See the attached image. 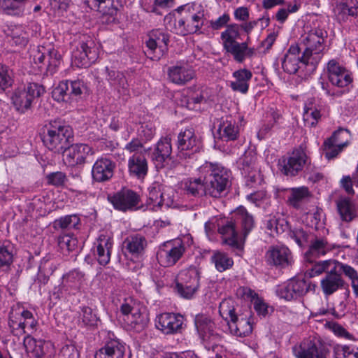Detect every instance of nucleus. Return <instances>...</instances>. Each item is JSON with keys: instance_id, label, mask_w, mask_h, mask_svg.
Returning <instances> with one entry per match:
<instances>
[{"instance_id": "obj_24", "label": "nucleus", "mask_w": 358, "mask_h": 358, "mask_svg": "<svg viewBox=\"0 0 358 358\" xmlns=\"http://www.w3.org/2000/svg\"><path fill=\"white\" fill-rule=\"evenodd\" d=\"M184 317L180 314L164 313L157 317L156 327L165 334H173L181 331Z\"/></svg>"}, {"instance_id": "obj_57", "label": "nucleus", "mask_w": 358, "mask_h": 358, "mask_svg": "<svg viewBox=\"0 0 358 358\" xmlns=\"http://www.w3.org/2000/svg\"><path fill=\"white\" fill-rule=\"evenodd\" d=\"M336 260L329 259L324 261H320L312 265L311 268H308L306 273L310 278H313L321 275L322 273L328 271L332 264H335Z\"/></svg>"}, {"instance_id": "obj_51", "label": "nucleus", "mask_w": 358, "mask_h": 358, "mask_svg": "<svg viewBox=\"0 0 358 358\" xmlns=\"http://www.w3.org/2000/svg\"><path fill=\"white\" fill-rule=\"evenodd\" d=\"M339 273H341L351 281L355 294L358 296V273L351 266L345 263H338Z\"/></svg>"}, {"instance_id": "obj_38", "label": "nucleus", "mask_w": 358, "mask_h": 358, "mask_svg": "<svg viewBox=\"0 0 358 358\" xmlns=\"http://www.w3.org/2000/svg\"><path fill=\"white\" fill-rule=\"evenodd\" d=\"M106 80L110 85L119 93L125 94L128 90V83L124 73L114 68H106Z\"/></svg>"}, {"instance_id": "obj_45", "label": "nucleus", "mask_w": 358, "mask_h": 358, "mask_svg": "<svg viewBox=\"0 0 358 358\" xmlns=\"http://www.w3.org/2000/svg\"><path fill=\"white\" fill-rule=\"evenodd\" d=\"M335 12L338 15L356 17L358 15L357 0H336Z\"/></svg>"}, {"instance_id": "obj_53", "label": "nucleus", "mask_w": 358, "mask_h": 358, "mask_svg": "<svg viewBox=\"0 0 358 358\" xmlns=\"http://www.w3.org/2000/svg\"><path fill=\"white\" fill-rule=\"evenodd\" d=\"M333 351L335 358H358V348L352 345L337 344Z\"/></svg>"}, {"instance_id": "obj_60", "label": "nucleus", "mask_w": 358, "mask_h": 358, "mask_svg": "<svg viewBox=\"0 0 358 358\" xmlns=\"http://www.w3.org/2000/svg\"><path fill=\"white\" fill-rule=\"evenodd\" d=\"M13 248L10 244L0 246V268H8L13 263Z\"/></svg>"}, {"instance_id": "obj_58", "label": "nucleus", "mask_w": 358, "mask_h": 358, "mask_svg": "<svg viewBox=\"0 0 358 358\" xmlns=\"http://www.w3.org/2000/svg\"><path fill=\"white\" fill-rule=\"evenodd\" d=\"M322 149L325 157L328 159L336 157L343 150V148L335 143L330 138H327L324 141Z\"/></svg>"}, {"instance_id": "obj_2", "label": "nucleus", "mask_w": 358, "mask_h": 358, "mask_svg": "<svg viewBox=\"0 0 358 358\" xmlns=\"http://www.w3.org/2000/svg\"><path fill=\"white\" fill-rule=\"evenodd\" d=\"M204 10L200 4L185 5L165 17L169 27L179 35L186 36L199 31L205 20Z\"/></svg>"}, {"instance_id": "obj_14", "label": "nucleus", "mask_w": 358, "mask_h": 358, "mask_svg": "<svg viewBox=\"0 0 358 358\" xmlns=\"http://www.w3.org/2000/svg\"><path fill=\"white\" fill-rule=\"evenodd\" d=\"M324 72L329 83L337 87H347L353 81L352 73L335 59L327 62Z\"/></svg>"}, {"instance_id": "obj_3", "label": "nucleus", "mask_w": 358, "mask_h": 358, "mask_svg": "<svg viewBox=\"0 0 358 358\" xmlns=\"http://www.w3.org/2000/svg\"><path fill=\"white\" fill-rule=\"evenodd\" d=\"M198 171L204 178L208 194L211 197L222 196L231 186V172L220 164L206 162Z\"/></svg>"}, {"instance_id": "obj_42", "label": "nucleus", "mask_w": 358, "mask_h": 358, "mask_svg": "<svg viewBox=\"0 0 358 358\" xmlns=\"http://www.w3.org/2000/svg\"><path fill=\"white\" fill-rule=\"evenodd\" d=\"M289 196L287 198V203L294 208H299L301 203L311 196L308 188L305 186L294 187L289 189Z\"/></svg>"}, {"instance_id": "obj_56", "label": "nucleus", "mask_w": 358, "mask_h": 358, "mask_svg": "<svg viewBox=\"0 0 358 358\" xmlns=\"http://www.w3.org/2000/svg\"><path fill=\"white\" fill-rule=\"evenodd\" d=\"M238 220L241 223L244 236H247L255 226L254 217L245 208L243 207L238 209Z\"/></svg>"}, {"instance_id": "obj_54", "label": "nucleus", "mask_w": 358, "mask_h": 358, "mask_svg": "<svg viewBox=\"0 0 358 358\" xmlns=\"http://www.w3.org/2000/svg\"><path fill=\"white\" fill-rule=\"evenodd\" d=\"M198 289L199 287H196V282H194L192 285H188L177 280L174 291L180 297L185 299H191L194 296Z\"/></svg>"}, {"instance_id": "obj_25", "label": "nucleus", "mask_w": 358, "mask_h": 358, "mask_svg": "<svg viewBox=\"0 0 358 358\" xmlns=\"http://www.w3.org/2000/svg\"><path fill=\"white\" fill-rule=\"evenodd\" d=\"M340 262H336L333 268L327 272L325 276L321 280L320 286L323 294L325 296H330L341 289H343L345 282L341 276V273H338V267L337 266Z\"/></svg>"}, {"instance_id": "obj_44", "label": "nucleus", "mask_w": 358, "mask_h": 358, "mask_svg": "<svg viewBox=\"0 0 358 358\" xmlns=\"http://www.w3.org/2000/svg\"><path fill=\"white\" fill-rule=\"evenodd\" d=\"M70 82L69 80L61 81L58 85L53 89L52 96L54 100L57 102H64L69 105L72 104V97L70 94Z\"/></svg>"}, {"instance_id": "obj_7", "label": "nucleus", "mask_w": 358, "mask_h": 358, "mask_svg": "<svg viewBox=\"0 0 358 358\" xmlns=\"http://www.w3.org/2000/svg\"><path fill=\"white\" fill-rule=\"evenodd\" d=\"M311 164L310 157L308 155L306 147L301 144L293 151L281 157L278 161L280 171L287 176L294 177L297 176L303 168L307 169Z\"/></svg>"}, {"instance_id": "obj_16", "label": "nucleus", "mask_w": 358, "mask_h": 358, "mask_svg": "<svg viewBox=\"0 0 358 358\" xmlns=\"http://www.w3.org/2000/svg\"><path fill=\"white\" fill-rule=\"evenodd\" d=\"M169 41L168 34L160 29L152 30L146 42L148 50L145 54L152 60H159L167 52Z\"/></svg>"}, {"instance_id": "obj_49", "label": "nucleus", "mask_w": 358, "mask_h": 358, "mask_svg": "<svg viewBox=\"0 0 358 358\" xmlns=\"http://www.w3.org/2000/svg\"><path fill=\"white\" fill-rule=\"evenodd\" d=\"M257 154L253 150H248L238 161V164L242 172H248L257 169Z\"/></svg>"}, {"instance_id": "obj_21", "label": "nucleus", "mask_w": 358, "mask_h": 358, "mask_svg": "<svg viewBox=\"0 0 358 358\" xmlns=\"http://www.w3.org/2000/svg\"><path fill=\"white\" fill-rule=\"evenodd\" d=\"M171 137L170 135H166L159 140L152 152V159L157 169H162L168 166V162L171 159Z\"/></svg>"}, {"instance_id": "obj_31", "label": "nucleus", "mask_w": 358, "mask_h": 358, "mask_svg": "<svg viewBox=\"0 0 358 358\" xmlns=\"http://www.w3.org/2000/svg\"><path fill=\"white\" fill-rule=\"evenodd\" d=\"M124 248L133 257H141L145 252L148 246L146 238L141 234H132L129 236L124 241Z\"/></svg>"}, {"instance_id": "obj_13", "label": "nucleus", "mask_w": 358, "mask_h": 358, "mask_svg": "<svg viewBox=\"0 0 358 358\" xmlns=\"http://www.w3.org/2000/svg\"><path fill=\"white\" fill-rule=\"evenodd\" d=\"M85 274L78 269H73L63 275L61 284L55 287L52 296L59 299L64 294H76L80 291L84 282Z\"/></svg>"}, {"instance_id": "obj_55", "label": "nucleus", "mask_w": 358, "mask_h": 358, "mask_svg": "<svg viewBox=\"0 0 358 358\" xmlns=\"http://www.w3.org/2000/svg\"><path fill=\"white\" fill-rule=\"evenodd\" d=\"M15 3L16 2L14 0H0V8L6 15L22 16L24 9L21 6Z\"/></svg>"}, {"instance_id": "obj_41", "label": "nucleus", "mask_w": 358, "mask_h": 358, "mask_svg": "<svg viewBox=\"0 0 358 358\" xmlns=\"http://www.w3.org/2000/svg\"><path fill=\"white\" fill-rule=\"evenodd\" d=\"M322 116L320 107L314 106L312 101L305 104L303 119L306 127H315Z\"/></svg>"}, {"instance_id": "obj_19", "label": "nucleus", "mask_w": 358, "mask_h": 358, "mask_svg": "<svg viewBox=\"0 0 358 358\" xmlns=\"http://www.w3.org/2000/svg\"><path fill=\"white\" fill-rule=\"evenodd\" d=\"M304 52L301 55V48L297 44L291 45L282 62V67L285 72L294 74L300 68V64H311V59H303Z\"/></svg>"}, {"instance_id": "obj_46", "label": "nucleus", "mask_w": 358, "mask_h": 358, "mask_svg": "<svg viewBox=\"0 0 358 358\" xmlns=\"http://www.w3.org/2000/svg\"><path fill=\"white\" fill-rule=\"evenodd\" d=\"M93 6L103 16H108V20H115L117 13V8L115 5L114 0H93Z\"/></svg>"}, {"instance_id": "obj_22", "label": "nucleus", "mask_w": 358, "mask_h": 358, "mask_svg": "<svg viewBox=\"0 0 358 358\" xmlns=\"http://www.w3.org/2000/svg\"><path fill=\"white\" fill-rule=\"evenodd\" d=\"M113 246V237L107 232L99 234L94 243L93 252L99 264L105 266L110 262Z\"/></svg>"}, {"instance_id": "obj_36", "label": "nucleus", "mask_w": 358, "mask_h": 358, "mask_svg": "<svg viewBox=\"0 0 358 358\" xmlns=\"http://www.w3.org/2000/svg\"><path fill=\"white\" fill-rule=\"evenodd\" d=\"M195 326L203 341L215 338L218 336V334L215 331V323L206 316H196Z\"/></svg>"}, {"instance_id": "obj_4", "label": "nucleus", "mask_w": 358, "mask_h": 358, "mask_svg": "<svg viewBox=\"0 0 358 358\" xmlns=\"http://www.w3.org/2000/svg\"><path fill=\"white\" fill-rule=\"evenodd\" d=\"M327 37V30L319 25L314 23L313 26H306L299 38L300 45L304 49L303 59L310 58L311 64L316 65L324 53Z\"/></svg>"}, {"instance_id": "obj_62", "label": "nucleus", "mask_w": 358, "mask_h": 358, "mask_svg": "<svg viewBox=\"0 0 358 358\" xmlns=\"http://www.w3.org/2000/svg\"><path fill=\"white\" fill-rule=\"evenodd\" d=\"M294 290L292 283L289 280L285 284L278 286L276 294L281 299H284L287 301L294 300L297 299V296Z\"/></svg>"}, {"instance_id": "obj_64", "label": "nucleus", "mask_w": 358, "mask_h": 358, "mask_svg": "<svg viewBox=\"0 0 358 358\" xmlns=\"http://www.w3.org/2000/svg\"><path fill=\"white\" fill-rule=\"evenodd\" d=\"M290 236L299 246L302 248L310 243V241L314 237V235L307 233L302 229H297L292 231Z\"/></svg>"}, {"instance_id": "obj_5", "label": "nucleus", "mask_w": 358, "mask_h": 358, "mask_svg": "<svg viewBox=\"0 0 358 358\" xmlns=\"http://www.w3.org/2000/svg\"><path fill=\"white\" fill-rule=\"evenodd\" d=\"M73 136L70 126L59 120H53L43 127L42 141L48 149L59 154L64 152Z\"/></svg>"}, {"instance_id": "obj_28", "label": "nucleus", "mask_w": 358, "mask_h": 358, "mask_svg": "<svg viewBox=\"0 0 358 358\" xmlns=\"http://www.w3.org/2000/svg\"><path fill=\"white\" fill-rule=\"evenodd\" d=\"M115 163L106 157H100L94 162L92 169V176L94 181H108L114 174Z\"/></svg>"}, {"instance_id": "obj_32", "label": "nucleus", "mask_w": 358, "mask_h": 358, "mask_svg": "<svg viewBox=\"0 0 358 358\" xmlns=\"http://www.w3.org/2000/svg\"><path fill=\"white\" fill-rule=\"evenodd\" d=\"M128 171L132 176L138 179L144 178L148 172V161L144 153H136L128 159Z\"/></svg>"}, {"instance_id": "obj_50", "label": "nucleus", "mask_w": 358, "mask_h": 358, "mask_svg": "<svg viewBox=\"0 0 358 358\" xmlns=\"http://www.w3.org/2000/svg\"><path fill=\"white\" fill-rule=\"evenodd\" d=\"M235 306L234 300L231 298L225 299L220 303V315L227 323L238 315L236 313Z\"/></svg>"}, {"instance_id": "obj_52", "label": "nucleus", "mask_w": 358, "mask_h": 358, "mask_svg": "<svg viewBox=\"0 0 358 358\" xmlns=\"http://www.w3.org/2000/svg\"><path fill=\"white\" fill-rule=\"evenodd\" d=\"M200 275L199 270L194 266H190L180 272L178 280L188 285H192L196 282V287H199Z\"/></svg>"}, {"instance_id": "obj_61", "label": "nucleus", "mask_w": 358, "mask_h": 358, "mask_svg": "<svg viewBox=\"0 0 358 358\" xmlns=\"http://www.w3.org/2000/svg\"><path fill=\"white\" fill-rule=\"evenodd\" d=\"M77 239L69 234L59 236L58 238V245L64 253H69L75 250L77 247Z\"/></svg>"}, {"instance_id": "obj_18", "label": "nucleus", "mask_w": 358, "mask_h": 358, "mask_svg": "<svg viewBox=\"0 0 358 358\" xmlns=\"http://www.w3.org/2000/svg\"><path fill=\"white\" fill-rule=\"evenodd\" d=\"M185 250L182 241L168 242L159 249L157 254V259L162 266H171L180 259Z\"/></svg>"}, {"instance_id": "obj_1", "label": "nucleus", "mask_w": 358, "mask_h": 358, "mask_svg": "<svg viewBox=\"0 0 358 358\" xmlns=\"http://www.w3.org/2000/svg\"><path fill=\"white\" fill-rule=\"evenodd\" d=\"M255 25V22L234 23L221 34L224 49L236 62L243 63L246 58H251L256 54L255 49L248 46L249 35Z\"/></svg>"}, {"instance_id": "obj_26", "label": "nucleus", "mask_w": 358, "mask_h": 358, "mask_svg": "<svg viewBox=\"0 0 358 358\" xmlns=\"http://www.w3.org/2000/svg\"><path fill=\"white\" fill-rule=\"evenodd\" d=\"M169 80L178 85H184L195 77V72L187 63L178 62L168 68Z\"/></svg>"}, {"instance_id": "obj_10", "label": "nucleus", "mask_w": 358, "mask_h": 358, "mask_svg": "<svg viewBox=\"0 0 358 358\" xmlns=\"http://www.w3.org/2000/svg\"><path fill=\"white\" fill-rule=\"evenodd\" d=\"M45 93V88L35 83H29L27 87L16 89L11 96L12 103L17 110L24 113L31 108L36 98Z\"/></svg>"}, {"instance_id": "obj_17", "label": "nucleus", "mask_w": 358, "mask_h": 358, "mask_svg": "<svg viewBox=\"0 0 358 358\" xmlns=\"http://www.w3.org/2000/svg\"><path fill=\"white\" fill-rule=\"evenodd\" d=\"M147 205L152 210L157 211L163 208H168L173 206V198L166 193L162 184L152 182L148 188Z\"/></svg>"}, {"instance_id": "obj_15", "label": "nucleus", "mask_w": 358, "mask_h": 358, "mask_svg": "<svg viewBox=\"0 0 358 358\" xmlns=\"http://www.w3.org/2000/svg\"><path fill=\"white\" fill-rule=\"evenodd\" d=\"M108 200L115 210L127 212L136 209L139 205L141 198L134 190L122 188L113 194L108 195Z\"/></svg>"}, {"instance_id": "obj_63", "label": "nucleus", "mask_w": 358, "mask_h": 358, "mask_svg": "<svg viewBox=\"0 0 358 358\" xmlns=\"http://www.w3.org/2000/svg\"><path fill=\"white\" fill-rule=\"evenodd\" d=\"M10 36L14 43L25 45L28 43L29 34L22 26H16L12 30Z\"/></svg>"}, {"instance_id": "obj_48", "label": "nucleus", "mask_w": 358, "mask_h": 358, "mask_svg": "<svg viewBox=\"0 0 358 358\" xmlns=\"http://www.w3.org/2000/svg\"><path fill=\"white\" fill-rule=\"evenodd\" d=\"M211 261L214 263L216 269L220 272L229 269L234 264L233 259L227 254L220 251H215L213 252Z\"/></svg>"}, {"instance_id": "obj_11", "label": "nucleus", "mask_w": 358, "mask_h": 358, "mask_svg": "<svg viewBox=\"0 0 358 358\" xmlns=\"http://www.w3.org/2000/svg\"><path fill=\"white\" fill-rule=\"evenodd\" d=\"M31 57L36 68L50 74L55 73L61 64V55L54 48L47 50L44 47L38 48L32 50Z\"/></svg>"}, {"instance_id": "obj_34", "label": "nucleus", "mask_w": 358, "mask_h": 358, "mask_svg": "<svg viewBox=\"0 0 358 358\" xmlns=\"http://www.w3.org/2000/svg\"><path fill=\"white\" fill-rule=\"evenodd\" d=\"M234 80L230 83V87L234 92L246 94L249 90V83L252 78V73L247 69H240L233 73Z\"/></svg>"}, {"instance_id": "obj_37", "label": "nucleus", "mask_w": 358, "mask_h": 358, "mask_svg": "<svg viewBox=\"0 0 358 358\" xmlns=\"http://www.w3.org/2000/svg\"><path fill=\"white\" fill-rule=\"evenodd\" d=\"M183 188L187 194L201 197L208 194L207 184L204 178H189L183 182Z\"/></svg>"}, {"instance_id": "obj_35", "label": "nucleus", "mask_w": 358, "mask_h": 358, "mask_svg": "<svg viewBox=\"0 0 358 358\" xmlns=\"http://www.w3.org/2000/svg\"><path fill=\"white\" fill-rule=\"evenodd\" d=\"M336 207L343 222L349 223L357 217V206L348 198H341L336 201Z\"/></svg>"}, {"instance_id": "obj_33", "label": "nucleus", "mask_w": 358, "mask_h": 358, "mask_svg": "<svg viewBox=\"0 0 358 358\" xmlns=\"http://www.w3.org/2000/svg\"><path fill=\"white\" fill-rule=\"evenodd\" d=\"M218 231L222 236L223 244L228 245L232 248H242L241 243L238 241V232L234 221H227L224 224L219 227Z\"/></svg>"}, {"instance_id": "obj_39", "label": "nucleus", "mask_w": 358, "mask_h": 358, "mask_svg": "<svg viewBox=\"0 0 358 358\" xmlns=\"http://www.w3.org/2000/svg\"><path fill=\"white\" fill-rule=\"evenodd\" d=\"M217 133L219 138L223 141H234L239 135V128L236 121L231 117L222 118Z\"/></svg>"}, {"instance_id": "obj_59", "label": "nucleus", "mask_w": 358, "mask_h": 358, "mask_svg": "<svg viewBox=\"0 0 358 358\" xmlns=\"http://www.w3.org/2000/svg\"><path fill=\"white\" fill-rule=\"evenodd\" d=\"M350 136V132L348 129L340 127L334 131L329 138L332 139L335 143L344 148L349 144Z\"/></svg>"}, {"instance_id": "obj_9", "label": "nucleus", "mask_w": 358, "mask_h": 358, "mask_svg": "<svg viewBox=\"0 0 358 358\" xmlns=\"http://www.w3.org/2000/svg\"><path fill=\"white\" fill-rule=\"evenodd\" d=\"M201 147V142L192 128H186L178 134L177 157L179 159H193L194 155L200 152Z\"/></svg>"}, {"instance_id": "obj_20", "label": "nucleus", "mask_w": 358, "mask_h": 358, "mask_svg": "<svg viewBox=\"0 0 358 358\" xmlns=\"http://www.w3.org/2000/svg\"><path fill=\"white\" fill-rule=\"evenodd\" d=\"M265 259L268 265L280 268L287 267L292 262V252L284 245L270 246L266 252Z\"/></svg>"}, {"instance_id": "obj_40", "label": "nucleus", "mask_w": 358, "mask_h": 358, "mask_svg": "<svg viewBox=\"0 0 358 358\" xmlns=\"http://www.w3.org/2000/svg\"><path fill=\"white\" fill-rule=\"evenodd\" d=\"M24 346L31 357L42 358L45 355L43 340H36L31 336H26L23 340Z\"/></svg>"}, {"instance_id": "obj_12", "label": "nucleus", "mask_w": 358, "mask_h": 358, "mask_svg": "<svg viewBox=\"0 0 358 358\" xmlns=\"http://www.w3.org/2000/svg\"><path fill=\"white\" fill-rule=\"evenodd\" d=\"M99 57L98 48L90 37H85L72 53L74 64L80 68L89 67Z\"/></svg>"}, {"instance_id": "obj_29", "label": "nucleus", "mask_w": 358, "mask_h": 358, "mask_svg": "<svg viewBox=\"0 0 358 358\" xmlns=\"http://www.w3.org/2000/svg\"><path fill=\"white\" fill-rule=\"evenodd\" d=\"M333 245L322 237L315 236L311 239L308 250L305 253V258L312 262L313 259L319 258L331 251Z\"/></svg>"}, {"instance_id": "obj_27", "label": "nucleus", "mask_w": 358, "mask_h": 358, "mask_svg": "<svg viewBox=\"0 0 358 358\" xmlns=\"http://www.w3.org/2000/svg\"><path fill=\"white\" fill-rule=\"evenodd\" d=\"M124 344L113 334H108L104 346L95 353L94 358H124Z\"/></svg>"}, {"instance_id": "obj_47", "label": "nucleus", "mask_w": 358, "mask_h": 358, "mask_svg": "<svg viewBox=\"0 0 358 358\" xmlns=\"http://www.w3.org/2000/svg\"><path fill=\"white\" fill-rule=\"evenodd\" d=\"M80 219L76 214L68 215L56 219L53 222L54 229H78L80 226Z\"/></svg>"}, {"instance_id": "obj_23", "label": "nucleus", "mask_w": 358, "mask_h": 358, "mask_svg": "<svg viewBox=\"0 0 358 358\" xmlns=\"http://www.w3.org/2000/svg\"><path fill=\"white\" fill-rule=\"evenodd\" d=\"M94 150L87 144L76 143L66 149L64 153V157L66 162L69 166H76L84 164L86 159L90 155H93Z\"/></svg>"}, {"instance_id": "obj_6", "label": "nucleus", "mask_w": 358, "mask_h": 358, "mask_svg": "<svg viewBox=\"0 0 358 358\" xmlns=\"http://www.w3.org/2000/svg\"><path fill=\"white\" fill-rule=\"evenodd\" d=\"M8 326L14 336H31L37 330L38 322L31 311L16 306L9 313Z\"/></svg>"}, {"instance_id": "obj_8", "label": "nucleus", "mask_w": 358, "mask_h": 358, "mask_svg": "<svg viewBox=\"0 0 358 358\" xmlns=\"http://www.w3.org/2000/svg\"><path fill=\"white\" fill-rule=\"evenodd\" d=\"M124 322L136 331H141L147 326L149 318L145 307L133 299H128L120 306Z\"/></svg>"}, {"instance_id": "obj_30", "label": "nucleus", "mask_w": 358, "mask_h": 358, "mask_svg": "<svg viewBox=\"0 0 358 358\" xmlns=\"http://www.w3.org/2000/svg\"><path fill=\"white\" fill-rule=\"evenodd\" d=\"M231 334L237 336H247L252 333V325L250 319V313L236 316L227 323Z\"/></svg>"}, {"instance_id": "obj_43", "label": "nucleus", "mask_w": 358, "mask_h": 358, "mask_svg": "<svg viewBox=\"0 0 358 358\" xmlns=\"http://www.w3.org/2000/svg\"><path fill=\"white\" fill-rule=\"evenodd\" d=\"M328 351L322 346L317 347L315 343L310 342L308 346L301 347L295 352L297 358H327Z\"/></svg>"}]
</instances>
